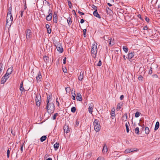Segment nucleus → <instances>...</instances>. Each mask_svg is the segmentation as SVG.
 <instances>
[{"instance_id":"obj_1","label":"nucleus","mask_w":160,"mask_h":160,"mask_svg":"<svg viewBox=\"0 0 160 160\" xmlns=\"http://www.w3.org/2000/svg\"><path fill=\"white\" fill-rule=\"evenodd\" d=\"M46 108L47 109L48 113L51 114L53 113L54 110V105L52 102L47 104Z\"/></svg>"},{"instance_id":"obj_2","label":"nucleus","mask_w":160,"mask_h":160,"mask_svg":"<svg viewBox=\"0 0 160 160\" xmlns=\"http://www.w3.org/2000/svg\"><path fill=\"white\" fill-rule=\"evenodd\" d=\"M93 125L95 130L97 132L99 131L101 129V126L98 120L96 119L93 122Z\"/></svg>"},{"instance_id":"obj_3","label":"nucleus","mask_w":160,"mask_h":160,"mask_svg":"<svg viewBox=\"0 0 160 160\" xmlns=\"http://www.w3.org/2000/svg\"><path fill=\"white\" fill-rule=\"evenodd\" d=\"M97 52V44L94 43L92 44V47L91 53L92 56L95 58Z\"/></svg>"},{"instance_id":"obj_4","label":"nucleus","mask_w":160,"mask_h":160,"mask_svg":"<svg viewBox=\"0 0 160 160\" xmlns=\"http://www.w3.org/2000/svg\"><path fill=\"white\" fill-rule=\"evenodd\" d=\"M13 20V18L12 15H7V21L6 26H10Z\"/></svg>"},{"instance_id":"obj_5","label":"nucleus","mask_w":160,"mask_h":160,"mask_svg":"<svg viewBox=\"0 0 160 160\" xmlns=\"http://www.w3.org/2000/svg\"><path fill=\"white\" fill-rule=\"evenodd\" d=\"M26 37V39L30 40L31 39L32 34L31 30L30 29H27L25 31Z\"/></svg>"},{"instance_id":"obj_6","label":"nucleus","mask_w":160,"mask_h":160,"mask_svg":"<svg viewBox=\"0 0 160 160\" xmlns=\"http://www.w3.org/2000/svg\"><path fill=\"white\" fill-rule=\"evenodd\" d=\"M55 45L56 47L57 51L58 52L62 53L63 52V48H62L61 44L59 42L56 43Z\"/></svg>"},{"instance_id":"obj_7","label":"nucleus","mask_w":160,"mask_h":160,"mask_svg":"<svg viewBox=\"0 0 160 160\" xmlns=\"http://www.w3.org/2000/svg\"><path fill=\"white\" fill-rule=\"evenodd\" d=\"M36 103L37 106H39L40 105V101L41 100L40 96L38 95H36L35 98Z\"/></svg>"},{"instance_id":"obj_8","label":"nucleus","mask_w":160,"mask_h":160,"mask_svg":"<svg viewBox=\"0 0 160 160\" xmlns=\"http://www.w3.org/2000/svg\"><path fill=\"white\" fill-rule=\"evenodd\" d=\"M9 77L8 76H7L6 74L2 78L1 81V83L4 84L6 81L7 80L8 78Z\"/></svg>"},{"instance_id":"obj_9","label":"nucleus","mask_w":160,"mask_h":160,"mask_svg":"<svg viewBox=\"0 0 160 160\" xmlns=\"http://www.w3.org/2000/svg\"><path fill=\"white\" fill-rule=\"evenodd\" d=\"M36 79L37 82L41 81L42 80V76L40 72H38V76L36 77Z\"/></svg>"},{"instance_id":"obj_10","label":"nucleus","mask_w":160,"mask_h":160,"mask_svg":"<svg viewBox=\"0 0 160 160\" xmlns=\"http://www.w3.org/2000/svg\"><path fill=\"white\" fill-rule=\"evenodd\" d=\"M13 71V68L12 67H11L10 68H9L6 73V74L7 76H9V75L11 74L12 72Z\"/></svg>"},{"instance_id":"obj_11","label":"nucleus","mask_w":160,"mask_h":160,"mask_svg":"<svg viewBox=\"0 0 160 160\" xmlns=\"http://www.w3.org/2000/svg\"><path fill=\"white\" fill-rule=\"evenodd\" d=\"M63 129L64 132L66 133L69 132L70 131V128H69V126L66 125H65L64 126Z\"/></svg>"},{"instance_id":"obj_12","label":"nucleus","mask_w":160,"mask_h":160,"mask_svg":"<svg viewBox=\"0 0 160 160\" xmlns=\"http://www.w3.org/2000/svg\"><path fill=\"white\" fill-rule=\"evenodd\" d=\"M84 71H82L80 72V75L78 77V79L80 81L82 80L83 78Z\"/></svg>"},{"instance_id":"obj_13","label":"nucleus","mask_w":160,"mask_h":160,"mask_svg":"<svg viewBox=\"0 0 160 160\" xmlns=\"http://www.w3.org/2000/svg\"><path fill=\"white\" fill-rule=\"evenodd\" d=\"M108 151V149L106 144H104L102 150V152L104 154H106Z\"/></svg>"},{"instance_id":"obj_14","label":"nucleus","mask_w":160,"mask_h":160,"mask_svg":"<svg viewBox=\"0 0 160 160\" xmlns=\"http://www.w3.org/2000/svg\"><path fill=\"white\" fill-rule=\"evenodd\" d=\"M76 99L78 101H82V96L80 93H77Z\"/></svg>"},{"instance_id":"obj_15","label":"nucleus","mask_w":160,"mask_h":160,"mask_svg":"<svg viewBox=\"0 0 160 160\" xmlns=\"http://www.w3.org/2000/svg\"><path fill=\"white\" fill-rule=\"evenodd\" d=\"M58 16L57 14L55 12L54 13L53 15V21L55 23H56L57 22Z\"/></svg>"},{"instance_id":"obj_16","label":"nucleus","mask_w":160,"mask_h":160,"mask_svg":"<svg viewBox=\"0 0 160 160\" xmlns=\"http://www.w3.org/2000/svg\"><path fill=\"white\" fill-rule=\"evenodd\" d=\"M134 56V53L132 52H129L128 54V58L130 59Z\"/></svg>"},{"instance_id":"obj_17","label":"nucleus","mask_w":160,"mask_h":160,"mask_svg":"<svg viewBox=\"0 0 160 160\" xmlns=\"http://www.w3.org/2000/svg\"><path fill=\"white\" fill-rule=\"evenodd\" d=\"M52 14L51 12L46 17V19L47 21H50L52 18Z\"/></svg>"},{"instance_id":"obj_18","label":"nucleus","mask_w":160,"mask_h":160,"mask_svg":"<svg viewBox=\"0 0 160 160\" xmlns=\"http://www.w3.org/2000/svg\"><path fill=\"white\" fill-rule=\"evenodd\" d=\"M93 15L99 18H101V17L100 16V15H99V14L98 13V12H97V10H95L93 12Z\"/></svg>"},{"instance_id":"obj_19","label":"nucleus","mask_w":160,"mask_h":160,"mask_svg":"<svg viewBox=\"0 0 160 160\" xmlns=\"http://www.w3.org/2000/svg\"><path fill=\"white\" fill-rule=\"evenodd\" d=\"M114 44V42L113 41V40L112 38H110L109 39V46H112Z\"/></svg>"},{"instance_id":"obj_20","label":"nucleus","mask_w":160,"mask_h":160,"mask_svg":"<svg viewBox=\"0 0 160 160\" xmlns=\"http://www.w3.org/2000/svg\"><path fill=\"white\" fill-rule=\"evenodd\" d=\"M159 122H156L154 128L155 130H157L159 128Z\"/></svg>"},{"instance_id":"obj_21","label":"nucleus","mask_w":160,"mask_h":160,"mask_svg":"<svg viewBox=\"0 0 160 160\" xmlns=\"http://www.w3.org/2000/svg\"><path fill=\"white\" fill-rule=\"evenodd\" d=\"M20 90L21 91H24L25 90L24 88L23 87V82H22L20 83Z\"/></svg>"},{"instance_id":"obj_22","label":"nucleus","mask_w":160,"mask_h":160,"mask_svg":"<svg viewBox=\"0 0 160 160\" xmlns=\"http://www.w3.org/2000/svg\"><path fill=\"white\" fill-rule=\"evenodd\" d=\"M67 22L69 26H70L72 23V20L71 18L69 17L67 18Z\"/></svg>"},{"instance_id":"obj_23","label":"nucleus","mask_w":160,"mask_h":160,"mask_svg":"<svg viewBox=\"0 0 160 160\" xmlns=\"http://www.w3.org/2000/svg\"><path fill=\"white\" fill-rule=\"evenodd\" d=\"M145 133L146 134H148L149 133V131H150L149 129V128L147 127H146L145 129Z\"/></svg>"},{"instance_id":"obj_24","label":"nucleus","mask_w":160,"mask_h":160,"mask_svg":"<svg viewBox=\"0 0 160 160\" xmlns=\"http://www.w3.org/2000/svg\"><path fill=\"white\" fill-rule=\"evenodd\" d=\"M47 138V137L46 136H43L40 138V141L42 142L44 141Z\"/></svg>"},{"instance_id":"obj_25","label":"nucleus","mask_w":160,"mask_h":160,"mask_svg":"<svg viewBox=\"0 0 160 160\" xmlns=\"http://www.w3.org/2000/svg\"><path fill=\"white\" fill-rule=\"evenodd\" d=\"M133 152L131 149H127L125 151V153H128L130 152Z\"/></svg>"},{"instance_id":"obj_26","label":"nucleus","mask_w":160,"mask_h":160,"mask_svg":"<svg viewBox=\"0 0 160 160\" xmlns=\"http://www.w3.org/2000/svg\"><path fill=\"white\" fill-rule=\"evenodd\" d=\"M122 49L123 51L126 53H127L128 51V48L126 46H123Z\"/></svg>"},{"instance_id":"obj_27","label":"nucleus","mask_w":160,"mask_h":160,"mask_svg":"<svg viewBox=\"0 0 160 160\" xmlns=\"http://www.w3.org/2000/svg\"><path fill=\"white\" fill-rule=\"evenodd\" d=\"M59 144L58 143H56L54 145V147L55 148V150H57L59 147Z\"/></svg>"},{"instance_id":"obj_28","label":"nucleus","mask_w":160,"mask_h":160,"mask_svg":"<svg viewBox=\"0 0 160 160\" xmlns=\"http://www.w3.org/2000/svg\"><path fill=\"white\" fill-rule=\"evenodd\" d=\"M125 126L126 128L127 132V133H128L129 131V125H128V124L127 122L126 123Z\"/></svg>"},{"instance_id":"obj_29","label":"nucleus","mask_w":160,"mask_h":160,"mask_svg":"<svg viewBox=\"0 0 160 160\" xmlns=\"http://www.w3.org/2000/svg\"><path fill=\"white\" fill-rule=\"evenodd\" d=\"M135 132L137 134H138L139 132V129L138 127H136L135 129Z\"/></svg>"},{"instance_id":"obj_30","label":"nucleus","mask_w":160,"mask_h":160,"mask_svg":"<svg viewBox=\"0 0 160 160\" xmlns=\"http://www.w3.org/2000/svg\"><path fill=\"white\" fill-rule=\"evenodd\" d=\"M88 109V111L89 112L92 114V112L93 108H92V107H91L90 106H89Z\"/></svg>"},{"instance_id":"obj_31","label":"nucleus","mask_w":160,"mask_h":160,"mask_svg":"<svg viewBox=\"0 0 160 160\" xmlns=\"http://www.w3.org/2000/svg\"><path fill=\"white\" fill-rule=\"evenodd\" d=\"M67 2L68 3V5L69 8H71L72 6L71 2L69 0H68Z\"/></svg>"},{"instance_id":"obj_32","label":"nucleus","mask_w":160,"mask_h":160,"mask_svg":"<svg viewBox=\"0 0 160 160\" xmlns=\"http://www.w3.org/2000/svg\"><path fill=\"white\" fill-rule=\"evenodd\" d=\"M10 150V148H8L7 151V156L8 158H9V157Z\"/></svg>"},{"instance_id":"obj_33","label":"nucleus","mask_w":160,"mask_h":160,"mask_svg":"<svg viewBox=\"0 0 160 160\" xmlns=\"http://www.w3.org/2000/svg\"><path fill=\"white\" fill-rule=\"evenodd\" d=\"M3 65L2 63H0V72H2V69H3Z\"/></svg>"},{"instance_id":"obj_34","label":"nucleus","mask_w":160,"mask_h":160,"mask_svg":"<svg viewBox=\"0 0 160 160\" xmlns=\"http://www.w3.org/2000/svg\"><path fill=\"white\" fill-rule=\"evenodd\" d=\"M71 111L73 113H74L76 111V108L75 107H73L71 109Z\"/></svg>"},{"instance_id":"obj_35","label":"nucleus","mask_w":160,"mask_h":160,"mask_svg":"<svg viewBox=\"0 0 160 160\" xmlns=\"http://www.w3.org/2000/svg\"><path fill=\"white\" fill-rule=\"evenodd\" d=\"M122 120L123 121H126L127 119V116H123L122 118Z\"/></svg>"},{"instance_id":"obj_36","label":"nucleus","mask_w":160,"mask_h":160,"mask_svg":"<svg viewBox=\"0 0 160 160\" xmlns=\"http://www.w3.org/2000/svg\"><path fill=\"white\" fill-rule=\"evenodd\" d=\"M43 59L45 62H47L48 59V58L46 56H45L43 57Z\"/></svg>"},{"instance_id":"obj_37","label":"nucleus","mask_w":160,"mask_h":160,"mask_svg":"<svg viewBox=\"0 0 160 160\" xmlns=\"http://www.w3.org/2000/svg\"><path fill=\"white\" fill-rule=\"evenodd\" d=\"M140 116V113L138 112H137L135 114V117L138 118Z\"/></svg>"},{"instance_id":"obj_38","label":"nucleus","mask_w":160,"mask_h":160,"mask_svg":"<svg viewBox=\"0 0 160 160\" xmlns=\"http://www.w3.org/2000/svg\"><path fill=\"white\" fill-rule=\"evenodd\" d=\"M58 113H55L54 114V115L53 117V120H54L56 119V117L58 116Z\"/></svg>"},{"instance_id":"obj_39","label":"nucleus","mask_w":160,"mask_h":160,"mask_svg":"<svg viewBox=\"0 0 160 160\" xmlns=\"http://www.w3.org/2000/svg\"><path fill=\"white\" fill-rule=\"evenodd\" d=\"M79 122L77 120L76 121V123H75V127H77V126H78L79 124Z\"/></svg>"},{"instance_id":"obj_40","label":"nucleus","mask_w":160,"mask_h":160,"mask_svg":"<svg viewBox=\"0 0 160 160\" xmlns=\"http://www.w3.org/2000/svg\"><path fill=\"white\" fill-rule=\"evenodd\" d=\"M139 80L142 81L143 80V77L141 75L139 76L138 78Z\"/></svg>"},{"instance_id":"obj_41","label":"nucleus","mask_w":160,"mask_h":160,"mask_svg":"<svg viewBox=\"0 0 160 160\" xmlns=\"http://www.w3.org/2000/svg\"><path fill=\"white\" fill-rule=\"evenodd\" d=\"M102 65V62H101V60H99L98 62V63L97 64V66H100L101 65Z\"/></svg>"},{"instance_id":"obj_42","label":"nucleus","mask_w":160,"mask_h":160,"mask_svg":"<svg viewBox=\"0 0 160 160\" xmlns=\"http://www.w3.org/2000/svg\"><path fill=\"white\" fill-rule=\"evenodd\" d=\"M50 97H47V101H46L47 104L50 103H49V100H50Z\"/></svg>"},{"instance_id":"obj_43","label":"nucleus","mask_w":160,"mask_h":160,"mask_svg":"<svg viewBox=\"0 0 160 160\" xmlns=\"http://www.w3.org/2000/svg\"><path fill=\"white\" fill-rule=\"evenodd\" d=\"M11 9H9L8 11L7 15L10 14V15H12L11 13Z\"/></svg>"},{"instance_id":"obj_44","label":"nucleus","mask_w":160,"mask_h":160,"mask_svg":"<svg viewBox=\"0 0 160 160\" xmlns=\"http://www.w3.org/2000/svg\"><path fill=\"white\" fill-rule=\"evenodd\" d=\"M66 91L67 92H69L70 90V88L68 87H66L65 88Z\"/></svg>"},{"instance_id":"obj_45","label":"nucleus","mask_w":160,"mask_h":160,"mask_svg":"<svg viewBox=\"0 0 160 160\" xmlns=\"http://www.w3.org/2000/svg\"><path fill=\"white\" fill-rule=\"evenodd\" d=\"M66 58L65 57L63 59V64H65L66 63Z\"/></svg>"},{"instance_id":"obj_46","label":"nucleus","mask_w":160,"mask_h":160,"mask_svg":"<svg viewBox=\"0 0 160 160\" xmlns=\"http://www.w3.org/2000/svg\"><path fill=\"white\" fill-rule=\"evenodd\" d=\"M148 73L150 74H151L152 73V68L151 67H150V69Z\"/></svg>"},{"instance_id":"obj_47","label":"nucleus","mask_w":160,"mask_h":160,"mask_svg":"<svg viewBox=\"0 0 160 160\" xmlns=\"http://www.w3.org/2000/svg\"><path fill=\"white\" fill-rule=\"evenodd\" d=\"M47 29V32L49 34H50L51 32V29L49 28Z\"/></svg>"},{"instance_id":"obj_48","label":"nucleus","mask_w":160,"mask_h":160,"mask_svg":"<svg viewBox=\"0 0 160 160\" xmlns=\"http://www.w3.org/2000/svg\"><path fill=\"white\" fill-rule=\"evenodd\" d=\"M112 117H114L115 116V112L114 111H112L111 114Z\"/></svg>"},{"instance_id":"obj_49","label":"nucleus","mask_w":160,"mask_h":160,"mask_svg":"<svg viewBox=\"0 0 160 160\" xmlns=\"http://www.w3.org/2000/svg\"><path fill=\"white\" fill-rule=\"evenodd\" d=\"M145 20L147 22H149V19L147 17H145Z\"/></svg>"},{"instance_id":"obj_50","label":"nucleus","mask_w":160,"mask_h":160,"mask_svg":"<svg viewBox=\"0 0 160 160\" xmlns=\"http://www.w3.org/2000/svg\"><path fill=\"white\" fill-rule=\"evenodd\" d=\"M24 12V10H22L20 12V16L21 17H22L23 16V13Z\"/></svg>"},{"instance_id":"obj_51","label":"nucleus","mask_w":160,"mask_h":160,"mask_svg":"<svg viewBox=\"0 0 160 160\" xmlns=\"http://www.w3.org/2000/svg\"><path fill=\"white\" fill-rule=\"evenodd\" d=\"M72 99L73 100H75V97H76V94L75 93H74L73 95H72Z\"/></svg>"},{"instance_id":"obj_52","label":"nucleus","mask_w":160,"mask_h":160,"mask_svg":"<svg viewBox=\"0 0 160 160\" xmlns=\"http://www.w3.org/2000/svg\"><path fill=\"white\" fill-rule=\"evenodd\" d=\"M92 8L94 9L95 10H97V7L94 5L92 6Z\"/></svg>"},{"instance_id":"obj_53","label":"nucleus","mask_w":160,"mask_h":160,"mask_svg":"<svg viewBox=\"0 0 160 160\" xmlns=\"http://www.w3.org/2000/svg\"><path fill=\"white\" fill-rule=\"evenodd\" d=\"M45 27H46V28H47V29H48L49 28H50V26L49 24H47L46 25V26H45Z\"/></svg>"},{"instance_id":"obj_54","label":"nucleus","mask_w":160,"mask_h":160,"mask_svg":"<svg viewBox=\"0 0 160 160\" xmlns=\"http://www.w3.org/2000/svg\"><path fill=\"white\" fill-rule=\"evenodd\" d=\"M124 98V96L123 95H122L120 96V99L121 100H122Z\"/></svg>"},{"instance_id":"obj_55","label":"nucleus","mask_w":160,"mask_h":160,"mask_svg":"<svg viewBox=\"0 0 160 160\" xmlns=\"http://www.w3.org/2000/svg\"><path fill=\"white\" fill-rule=\"evenodd\" d=\"M78 13L81 15H84V13L81 12L80 11H78Z\"/></svg>"},{"instance_id":"obj_56","label":"nucleus","mask_w":160,"mask_h":160,"mask_svg":"<svg viewBox=\"0 0 160 160\" xmlns=\"http://www.w3.org/2000/svg\"><path fill=\"white\" fill-rule=\"evenodd\" d=\"M121 108V106H120V104L118 103V105L117 106V109H120Z\"/></svg>"},{"instance_id":"obj_57","label":"nucleus","mask_w":160,"mask_h":160,"mask_svg":"<svg viewBox=\"0 0 160 160\" xmlns=\"http://www.w3.org/2000/svg\"><path fill=\"white\" fill-rule=\"evenodd\" d=\"M148 29V27L147 26H145L143 27V29L144 30H147Z\"/></svg>"},{"instance_id":"obj_58","label":"nucleus","mask_w":160,"mask_h":160,"mask_svg":"<svg viewBox=\"0 0 160 160\" xmlns=\"http://www.w3.org/2000/svg\"><path fill=\"white\" fill-rule=\"evenodd\" d=\"M84 22V20L83 19H81V20L80 22L81 23H83Z\"/></svg>"},{"instance_id":"obj_59","label":"nucleus","mask_w":160,"mask_h":160,"mask_svg":"<svg viewBox=\"0 0 160 160\" xmlns=\"http://www.w3.org/2000/svg\"><path fill=\"white\" fill-rule=\"evenodd\" d=\"M23 145H22L20 149H21V151L22 152H23Z\"/></svg>"},{"instance_id":"obj_60","label":"nucleus","mask_w":160,"mask_h":160,"mask_svg":"<svg viewBox=\"0 0 160 160\" xmlns=\"http://www.w3.org/2000/svg\"><path fill=\"white\" fill-rule=\"evenodd\" d=\"M84 33H86L87 30L86 29H84L83 30Z\"/></svg>"},{"instance_id":"obj_61","label":"nucleus","mask_w":160,"mask_h":160,"mask_svg":"<svg viewBox=\"0 0 160 160\" xmlns=\"http://www.w3.org/2000/svg\"><path fill=\"white\" fill-rule=\"evenodd\" d=\"M107 4L109 7H111L112 6V5L109 3H108Z\"/></svg>"},{"instance_id":"obj_62","label":"nucleus","mask_w":160,"mask_h":160,"mask_svg":"<svg viewBox=\"0 0 160 160\" xmlns=\"http://www.w3.org/2000/svg\"><path fill=\"white\" fill-rule=\"evenodd\" d=\"M46 160H52V159L51 158H49L47 159Z\"/></svg>"},{"instance_id":"obj_63","label":"nucleus","mask_w":160,"mask_h":160,"mask_svg":"<svg viewBox=\"0 0 160 160\" xmlns=\"http://www.w3.org/2000/svg\"><path fill=\"white\" fill-rule=\"evenodd\" d=\"M132 150L133 151H137V149L136 148H134V149H133Z\"/></svg>"},{"instance_id":"obj_64","label":"nucleus","mask_w":160,"mask_h":160,"mask_svg":"<svg viewBox=\"0 0 160 160\" xmlns=\"http://www.w3.org/2000/svg\"><path fill=\"white\" fill-rule=\"evenodd\" d=\"M125 55H123V58L124 59V60H126V58H125Z\"/></svg>"}]
</instances>
